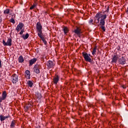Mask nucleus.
Returning a JSON list of instances; mask_svg holds the SVG:
<instances>
[{"mask_svg": "<svg viewBox=\"0 0 128 128\" xmlns=\"http://www.w3.org/2000/svg\"><path fill=\"white\" fill-rule=\"evenodd\" d=\"M36 30L38 36L40 34H42V26L40 22H38L36 23Z\"/></svg>", "mask_w": 128, "mask_h": 128, "instance_id": "1", "label": "nucleus"}, {"mask_svg": "<svg viewBox=\"0 0 128 128\" xmlns=\"http://www.w3.org/2000/svg\"><path fill=\"white\" fill-rule=\"evenodd\" d=\"M82 56L84 58L86 62H92V58L88 56V53L84 52H82Z\"/></svg>", "mask_w": 128, "mask_h": 128, "instance_id": "2", "label": "nucleus"}, {"mask_svg": "<svg viewBox=\"0 0 128 128\" xmlns=\"http://www.w3.org/2000/svg\"><path fill=\"white\" fill-rule=\"evenodd\" d=\"M33 70L35 74H40V66L38 64H35L33 68Z\"/></svg>", "mask_w": 128, "mask_h": 128, "instance_id": "3", "label": "nucleus"}, {"mask_svg": "<svg viewBox=\"0 0 128 128\" xmlns=\"http://www.w3.org/2000/svg\"><path fill=\"white\" fill-rule=\"evenodd\" d=\"M12 40L10 38H8L7 40V42H6L4 40H2V44L4 46H12Z\"/></svg>", "mask_w": 128, "mask_h": 128, "instance_id": "4", "label": "nucleus"}, {"mask_svg": "<svg viewBox=\"0 0 128 128\" xmlns=\"http://www.w3.org/2000/svg\"><path fill=\"white\" fill-rule=\"evenodd\" d=\"M46 66L48 68H54V66H56V62L52 60H48L46 62Z\"/></svg>", "mask_w": 128, "mask_h": 128, "instance_id": "5", "label": "nucleus"}, {"mask_svg": "<svg viewBox=\"0 0 128 128\" xmlns=\"http://www.w3.org/2000/svg\"><path fill=\"white\" fill-rule=\"evenodd\" d=\"M106 14H104L102 16V18L100 20V26H104L106 24V21L105 20L106 18Z\"/></svg>", "mask_w": 128, "mask_h": 128, "instance_id": "6", "label": "nucleus"}, {"mask_svg": "<svg viewBox=\"0 0 128 128\" xmlns=\"http://www.w3.org/2000/svg\"><path fill=\"white\" fill-rule=\"evenodd\" d=\"M126 58H124V56H122L118 60V63L119 64H122V66H123L124 64H126Z\"/></svg>", "mask_w": 128, "mask_h": 128, "instance_id": "7", "label": "nucleus"}, {"mask_svg": "<svg viewBox=\"0 0 128 128\" xmlns=\"http://www.w3.org/2000/svg\"><path fill=\"white\" fill-rule=\"evenodd\" d=\"M104 14H102V13L98 12L96 14V18H97V22H96V24H98L100 22V20H102V18Z\"/></svg>", "mask_w": 128, "mask_h": 128, "instance_id": "8", "label": "nucleus"}, {"mask_svg": "<svg viewBox=\"0 0 128 128\" xmlns=\"http://www.w3.org/2000/svg\"><path fill=\"white\" fill-rule=\"evenodd\" d=\"M74 32L77 34L78 36H80V34H82V29L80 27H76V29L74 30Z\"/></svg>", "mask_w": 128, "mask_h": 128, "instance_id": "9", "label": "nucleus"}, {"mask_svg": "<svg viewBox=\"0 0 128 128\" xmlns=\"http://www.w3.org/2000/svg\"><path fill=\"white\" fill-rule=\"evenodd\" d=\"M24 26V24L22 22H20L16 28V30L20 32V30H22Z\"/></svg>", "mask_w": 128, "mask_h": 128, "instance_id": "10", "label": "nucleus"}, {"mask_svg": "<svg viewBox=\"0 0 128 128\" xmlns=\"http://www.w3.org/2000/svg\"><path fill=\"white\" fill-rule=\"evenodd\" d=\"M18 82V76L16 74L13 75L12 82L13 84H16Z\"/></svg>", "mask_w": 128, "mask_h": 128, "instance_id": "11", "label": "nucleus"}, {"mask_svg": "<svg viewBox=\"0 0 128 128\" xmlns=\"http://www.w3.org/2000/svg\"><path fill=\"white\" fill-rule=\"evenodd\" d=\"M37 60L38 59H36V58H33L32 59L30 60H29V66H32V64H34Z\"/></svg>", "mask_w": 128, "mask_h": 128, "instance_id": "12", "label": "nucleus"}, {"mask_svg": "<svg viewBox=\"0 0 128 128\" xmlns=\"http://www.w3.org/2000/svg\"><path fill=\"white\" fill-rule=\"evenodd\" d=\"M25 78H27V80H30V72L28 70H26L25 71Z\"/></svg>", "mask_w": 128, "mask_h": 128, "instance_id": "13", "label": "nucleus"}, {"mask_svg": "<svg viewBox=\"0 0 128 128\" xmlns=\"http://www.w3.org/2000/svg\"><path fill=\"white\" fill-rule=\"evenodd\" d=\"M53 80L54 84H57L58 82V80H60V76H58V75H56V77L54 78Z\"/></svg>", "mask_w": 128, "mask_h": 128, "instance_id": "14", "label": "nucleus"}, {"mask_svg": "<svg viewBox=\"0 0 128 128\" xmlns=\"http://www.w3.org/2000/svg\"><path fill=\"white\" fill-rule=\"evenodd\" d=\"M118 55H114L113 58H112V62H114V64H116V62H118Z\"/></svg>", "mask_w": 128, "mask_h": 128, "instance_id": "15", "label": "nucleus"}, {"mask_svg": "<svg viewBox=\"0 0 128 128\" xmlns=\"http://www.w3.org/2000/svg\"><path fill=\"white\" fill-rule=\"evenodd\" d=\"M38 36H39V38H41L42 40V42H44V44H45V46H46V44H48V42H46V38H44V37L42 36V34H40Z\"/></svg>", "mask_w": 128, "mask_h": 128, "instance_id": "16", "label": "nucleus"}, {"mask_svg": "<svg viewBox=\"0 0 128 128\" xmlns=\"http://www.w3.org/2000/svg\"><path fill=\"white\" fill-rule=\"evenodd\" d=\"M7 96H8V94H6V91H4L2 94L1 98H2V100H6V98Z\"/></svg>", "mask_w": 128, "mask_h": 128, "instance_id": "17", "label": "nucleus"}, {"mask_svg": "<svg viewBox=\"0 0 128 128\" xmlns=\"http://www.w3.org/2000/svg\"><path fill=\"white\" fill-rule=\"evenodd\" d=\"M8 118H10V116H3L2 115H0V120L1 122H4V120H6V119Z\"/></svg>", "mask_w": 128, "mask_h": 128, "instance_id": "18", "label": "nucleus"}, {"mask_svg": "<svg viewBox=\"0 0 128 128\" xmlns=\"http://www.w3.org/2000/svg\"><path fill=\"white\" fill-rule=\"evenodd\" d=\"M18 60L20 64H22V62H24V57H22V56H19V58H18Z\"/></svg>", "mask_w": 128, "mask_h": 128, "instance_id": "19", "label": "nucleus"}, {"mask_svg": "<svg viewBox=\"0 0 128 128\" xmlns=\"http://www.w3.org/2000/svg\"><path fill=\"white\" fill-rule=\"evenodd\" d=\"M29 37H30V34H28V33H26V35L22 34V38H24L25 40H28V38Z\"/></svg>", "mask_w": 128, "mask_h": 128, "instance_id": "20", "label": "nucleus"}, {"mask_svg": "<svg viewBox=\"0 0 128 128\" xmlns=\"http://www.w3.org/2000/svg\"><path fill=\"white\" fill-rule=\"evenodd\" d=\"M27 84L30 86V88H32L34 86V83L31 80H28L27 82Z\"/></svg>", "mask_w": 128, "mask_h": 128, "instance_id": "21", "label": "nucleus"}, {"mask_svg": "<svg viewBox=\"0 0 128 128\" xmlns=\"http://www.w3.org/2000/svg\"><path fill=\"white\" fill-rule=\"evenodd\" d=\"M14 126H16V121L12 120L11 122V124L10 125V128H14Z\"/></svg>", "mask_w": 128, "mask_h": 128, "instance_id": "22", "label": "nucleus"}, {"mask_svg": "<svg viewBox=\"0 0 128 128\" xmlns=\"http://www.w3.org/2000/svg\"><path fill=\"white\" fill-rule=\"evenodd\" d=\"M63 30L65 34H66L68 32V27H64Z\"/></svg>", "mask_w": 128, "mask_h": 128, "instance_id": "23", "label": "nucleus"}, {"mask_svg": "<svg viewBox=\"0 0 128 128\" xmlns=\"http://www.w3.org/2000/svg\"><path fill=\"white\" fill-rule=\"evenodd\" d=\"M96 50H98V47L97 46H95L94 49H93V51L92 52V54L93 56H94V54H96Z\"/></svg>", "mask_w": 128, "mask_h": 128, "instance_id": "24", "label": "nucleus"}, {"mask_svg": "<svg viewBox=\"0 0 128 128\" xmlns=\"http://www.w3.org/2000/svg\"><path fill=\"white\" fill-rule=\"evenodd\" d=\"M10 9H6L4 10V14H10Z\"/></svg>", "mask_w": 128, "mask_h": 128, "instance_id": "25", "label": "nucleus"}, {"mask_svg": "<svg viewBox=\"0 0 128 128\" xmlns=\"http://www.w3.org/2000/svg\"><path fill=\"white\" fill-rule=\"evenodd\" d=\"M88 24H90L91 26L94 25V20L91 19L88 21Z\"/></svg>", "mask_w": 128, "mask_h": 128, "instance_id": "26", "label": "nucleus"}, {"mask_svg": "<svg viewBox=\"0 0 128 128\" xmlns=\"http://www.w3.org/2000/svg\"><path fill=\"white\" fill-rule=\"evenodd\" d=\"M100 28H102V30L103 32H106V26H102V25H100Z\"/></svg>", "mask_w": 128, "mask_h": 128, "instance_id": "27", "label": "nucleus"}, {"mask_svg": "<svg viewBox=\"0 0 128 128\" xmlns=\"http://www.w3.org/2000/svg\"><path fill=\"white\" fill-rule=\"evenodd\" d=\"M10 22H12V24H16V21L14 20V18H12L10 20Z\"/></svg>", "mask_w": 128, "mask_h": 128, "instance_id": "28", "label": "nucleus"}, {"mask_svg": "<svg viewBox=\"0 0 128 128\" xmlns=\"http://www.w3.org/2000/svg\"><path fill=\"white\" fill-rule=\"evenodd\" d=\"M36 6V4H34L31 7H30V10H34V8Z\"/></svg>", "mask_w": 128, "mask_h": 128, "instance_id": "29", "label": "nucleus"}, {"mask_svg": "<svg viewBox=\"0 0 128 128\" xmlns=\"http://www.w3.org/2000/svg\"><path fill=\"white\" fill-rule=\"evenodd\" d=\"M97 18H98V17H96V16L94 17V22H95V24L96 22Z\"/></svg>", "mask_w": 128, "mask_h": 128, "instance_id": "30", "label": "nucleus"}, {"mask_svg": "<svg viewBox=\"0 0 128 128\" xmlns=\"http://www.w3.org/2000/svg\"><path fill=\"white\" fill-rule=\"evenodd\" d=\"M24 30L22 29V30H21V31L20 32V34H24Z\"/></svg>", "mask_w": 128, "mask_h": 128, "instance_id": "31", "label": "nucleus"}, {"mask_svg": "<svg viewBox=\"0 0 128 128\" xmlns=\"http://www.w3.org/2000/svg\"><path fill=\"white\" fill-rule=\"evenodd\" d=\"M2 16H0V24H2Z\"/></svg>", "mask_w": 128, "mask_h": 128, "instance_id": "32", "label": "nucleus"}, {"mask_svg": "<svg viewBox=\"0 0 128 128\" xmlns=\"http://www.w3.org/2000/svg\"><path fill=\"white\" fill-rule=\"evenodd\" d=\"M12 18H14V19L16 18V14H14L13 15H12Z\"/></svg>", "mask_w": 128, "mask_h": 128, "instance_id": "33", "label": "nucleus"}, {"mask_svg": "<svg viewBox=\"0 0 128 128\" xmlns=\"http://www.w3.org/2000/svg\"><path fill=\"white\" fill-rule=\"evenodd\" d=\"M2 97H0V102H2Z\"/></svg>", "mask_w": 128, "mask_h": 128, "instance_id": "34", "label": "nucleus"}, {"mask_svg": "<svg viewBox=\"0 0 128 128\" xmlns=\"http://www.w3.org/2000/svg\"><path fill=\"white\" fill-rule=\"evenodd\" d=\"M0 68H2V60H0Z\"/></svg>", "mask_w": 128, "mask_h": 128, "instance_id": "35", "label": "nucleus"}, {"mask_svg": "<svg viewBox=\"0 0 128 128\" xmlns=\"http://www.w3.org/2000/svg\"><path fill=\"white\" fill-rule=\"evenodd\" d=\"M122 88H126V87L124 86H122Z\"/></svg>", "mask_w": 128, "mask_h": 128, "instance_id": "36", "label": "nucleus"}, {"mask_svg": "<svg viewBox=\"0 0 128 128\" xmlns=\"http://www.w3.org/2000/svg\"><path fill=\"white\" fill-rule=\"evenodd\" d=\"M26 110H28V106H26Z\"/></svg>", "mask_w": 128, "mask_h": 128, "instance_id": "37", "label": "nucleus"}, {"mask_svg": "<svg viewBox=\"0 0 128 128\" xmlns=\"http://www.w3.org/2000/svg\"><path fill=\"white\" fill-rule=\"evenodd\" d=\"M126 14H128V7L127 8V10H126Z\"/></svg>", "mask_w": 128, "mask_h": 128, "instance_id": "38", "label": "nucleus"}, {"mask_svg": "<svg viewBox=\"0 0 128 128\" xmlns=\"http://www.w3.org/2000/svg\"><path fill=\"white\" fill-rule=\"evenodd\" d=\"M106 12H108V10H106Z\"/></svg>", "mask_w": 128, "mask_h": 128, "instance_id": "39", "label": "nucleus"}, {"mask_svg": "<svg viewBox=\"0 0 128 128\" xmlns=\"http://www.w3.org/2000/svg\"><path fill=\"white\" fill-rule=\"evenodd\" d=\"M88 56H90V54H88Z\"/></svg>", "mask_w": 128, "mask_h": 128, "instance_id": "40", "label": "nucleus"}, {"mask_svg": "<svg viewBox=\"0 0 128 128\" xmlns=\"http://www.w3.org/2000/svg\"><path fill=\"white\" fill-rule=\"evenodd\" d=\"M0 76H1V75H0Z\"/></svg>", "mask_w": 128, "mask_h": 128, "instance_id": "41", "label": "nucleus"}, {"mask_svg": "<svg viewBox=\"0 0 128 128\" xmlns=\"http://www.w3.org/2000/svg\"><path fill=\"white\" fill-rule=\"evenodd\" d=\"M118 48H120V46H118Z\"/></svg>", "mask_w": 128, "mask_h": 128, "instance_id": "42", "label": "nucleus"}]
</instances>
